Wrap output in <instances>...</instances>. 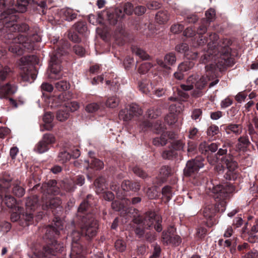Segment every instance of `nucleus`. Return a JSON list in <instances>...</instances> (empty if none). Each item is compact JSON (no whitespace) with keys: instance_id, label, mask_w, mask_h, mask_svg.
Instances as JSON below:
<instances>
[{"instance_id":"1","label":"nucleus","mask_w":258,"mask_h":258,"mask_svg":"<svg viewBox=\"0 0 258 258\" xmlns=\"http://www.w3.org/2000/svg\"><path fill=\"white\" fill-rule=\"evenodd\" d=\"M211 41L208 43V49L202 56L203 62L206 63L210 60L215 61L218 67L226 68L233 66L234 63L233 58L230 57L229 46L231 41L226 38L220 40L216 33L210 36Z\"/></svg>"},{"instance_id":"2","label":"nucleus","mask_w":258,"mask_h":258,"mask_svg":"<svg viewBox=\"0 0 258 258\" xmlns=\"http://www.w3.org/2000/svg\"><path fill=\"white\" fill-rule=\"evenodd\" d=\"M212 192L216 203L215 205L206 206L203 211L204 217L207 219L212 220L216 212H224L226 210V200L230 197V194L235 190L233 185L226 183L224 185H213L211 189Z\"/></svg>"},{"instance_id":"3","label":"nucleus","mask_w":258,"mask_h":258,"mask_svg":"<svg viewBox=\"0 0 258 258\" xmlns=\"http://www.w3.org/2000/svg\"><path fill=\"white\" fill-rule=\"evenodd\" d=\"M29 26L25 23L21 24H13L9 29V32L5 35V39L6 43L10 44L9 50L12 53L18 55L23 53V46L26 47V41L27 38L21 34L17 36L12 32L18 31L19 32H25L29 30Z\"/></svg>"},{"instance_id":"4","label":"nucleus","mask_w":258,"mask_h":258,"mask_svg":"<svg viewBox=\"0 0 258 258\" xmlns=\"http://www.w3.org/2000/svg\"><path fill=\"white\" fill-rule=\"evenodd\" d=\"M210 73V72L207 71V77L200 76L197 74L190 75L187 79L185 84H182L180 85V88L185 91L191 90L195 88L191 93L192 96L195 98L200 97L204 95V90L208 81L210 80V78H207Z\"/></svg>"},{"instance_id":"5","label":"nucleus","mask_w":258,"mask_h":258,"mask_svg":"<svg viewBox=\"0 0 258 258\" xmlns=\"http://www.w3.org/2000/svg\"><path fill=\"white\" fill-rule=\"evenodd\" d=\"M133 221L137 224H142L145 228L147 229L154 227L155 230L158 232L162 230V217L155 212L148 211L143 216H138L135 217L133 219Z\"/></svg>"},{"instance_id":"6","label":"nucleus","mask_w":258,"mask_h":258,"mask_svg":"<svg viewBox=\"0 0 258 258\" xmlns=\"http://www.w3.org/2000/svg\"><path fill=\"white\" fill-rule=\"evenodd\" d=\"M50 243H48L43 247L42 252L39 254L34 253L31 258H41L43 256L45 258H57L58 254L60 253L63 249V244L55 239H50Z\"/></svg>"},{"instance_id":"7","label":"nucleus","mask_w":258,"mask_h":258,"mask_svg":"<svg viewBox=\"0 0 258 258\" xmlns=\"http://www.w3.org/2000/svg\"><path fill=\"white\" fill-rule=\"evenodd\" d=\"M82 223L81 226L82 235L90 239L96 235L98 227L97 220L89 216H83Z\"/></svg>"},{"instance_id":"8","label":"nucleus","mask_w":258,"mask_h":258,"mask_svg":"<svg viewBox=\"0 0 258 258\" xmlns=\"http://www.w3.org/2000/svg\"><path fill=\"white\" fill-rule=\"evenodd\" d=\"M34 55L24 56L20 59L21 71V77L24 81H30V78L34 80L36 76L32 74L30 71V64L35 60Z\"/></svg>"},{"instance_id":"9","label":"nucleus","mask_w":258,"mask_h":258,"mask_svg":"<svg viewBox=\"0 0 258 258\" xmlns=\"http://www.w3.org/2000/svg\"><path fill=\"white\" fill-rule=\"evenodd\" d=\"M221 161L226 165L227 171L225 177L228 180H235L238 176V163L234 160L233 156L229 154L222 157Z\"/></svg>"},{"instance_id":"10","label":"nucleus","mask_w":258,"mask_h":258,"mask_svg":"<svg viewBox=\"0 0 258 258\" xmlns=\"http://www.w3.org/2000/svg\"><path fill=\"white\" fill-rule=\"evenodd\" d=\"M175 228L173 226L168 228L162 233V241L164 244H172L178 245L181 242V239L179 236L174 234Z\"/></svg>"},{"instance_id":"11","label":"nucleus","mask_w":258,"mask_h":258,"mask_svg":"<svg viewBox=\"0 0 258 258\" xmlns=\"http://www.w3.org/2000/svg\"><path fill=\"white\" fill-rule=\"evenodd\" d=\"M49 69L50 73L48 75V77L49 79L54 80L61 78L62 75L60 74V72L61 70L60 59L56 55H54L50 57Z\"/></svg>"},{"instance_id":"12","label":"nucleus","mask_w":258,"mask_h":258,"mask_svg":"<svg viewBox=\"0 0 258 258\" xmlns=\"http://www.w3.org/2000/svg\"><path fill=\"white\" fill-rule=\"evenodd\" d=\"M204 159L201 157H197L196 158L189 160L184 169V174L186 176H190L196 172H197L200 168L204 166Z\"/></svg>"},{"instance_id":"13","label":"nucleus","mask_w":258,"mask_h":258,"mask_svg":"<svg viewBox=\"0 0 258 258\" xmlns=\"http://www.w3.org/2000/svg\"><path fill=\"white\" fill-rule=\"evenodd\" d=\"M81 234L78 231H73L71 234L72 246L70 253V258H81V253L82 251V246L78 243Z\"/></svg>"},{"instance_id":"14","label":"nucleus","mask_w":258,"mask_h":258,"mask_svg":"<svg viewBox=\"0 0 258 258\" xmlns=\"http://www.w3.org/2000/svg\"><path fill=\"white\" fill-rule=\"evenodd\" d=\"M52 225L46 227L45 237L48 239L55 238L59 235L60 231L63 229L62 221L59 218H55Z\"/></svg>"},{"instance_id":"15","label":"nucleus","mask_w":258,"mask_h":258,"mask_svg":"<svg viewBox=\"0 0 258 258\" xmlns=\"http://www.w3.org/2000/svg\"><path fill=\"white\" fill-rule=\"evenodd\" d=\"M176 61V57L175 54L174 52H169L167 53L164 57V60L157 59V63L161 67L166 69H170V66L175 64Z\"/></svg>"},{"instance_id":"16","label":"nucleus","mask_w":258,"mask_h":258,"mask_svg":"<svg viewBox=\"0 0 258 258\" xmlns=\"http://www.w3.org/2000/svg\"><path fill=\"white\" fill-rule=\"evenodd\" d=\"M57 182L55 180H49L47 183L42 184L41 189L43 195L45 194H52L57 195L59 192V188L56 185Z\"/></svg>"},{"instance_id":"17","label":"nucleus","mask_w":258,"mask_h":258,"mask_svg":"<svg viewBox=\"0 0 258 258\" xmlns=\"http://www.w3.org/2000/svg\"><path fill=\"white\" fill-rule=\"evenodd\" d=\"M155 85H157V83L155 84L154 81L150 82L147 79H142L138 82L140 91L145 94H148Z\"/></svg>"},{"instance_id":"18","label":"nucleus","mask_w":258,"mask_h":258,"mask_svg":"<svg viewBox=\"0 0 258 258\" xmlns=\"http://www.w3.org/2000/svg\"><path fill=\"white\" fill-rule=\"evenodd\" d=\"M224 130L227 135L232 133L235 136H238L242 132L243 126L241 124L229 123L224 126Z\"/></svg>"},{"instance_id":"19","label":"nucleus","mask_w":258,"mask_h":258,"mask_svg":"<svg viewBox=\"0 0 258 258\" xmlns=\"http://www.w3.org/2000/svg\"><path fill=\"white\" fill-rule=\"evenodd\" d=\"M43 202L42 207L44 210H47L48 209H54L58 208L60 206L61 204L60 199L58 198H53L49 200L48 202H44V197H42Z\"/></svg>"},{"instance_id":"20","label":"nucleus","mask_w":258,"mask_h":258,"mask_svg":"<svg viewBox=\"0 0 258 258\" xmlns=\"http://www.w3.org/2000/svg\"><path fill=\"white\" fill-rule=\"evenodd\" d=\"M121 187L123 190L134 191H138L141 187V185L138 182H132L130 180H124L121 184Z\"/></svg>"},{"instance_id":"21","label":"nucleus","mask_w":258,"mask_h":258,"mask_svg":"<svg viewBox=\"0 0 258 258\" xmlns=\"http://www.w3.org/2000/svg\"><path fill=\"white\" fill-rule=\"evenodd\" d=\"M53 119V116L50 112H46L44 114L43 120L45 123L44 129L41 128L40 131L43 132L44 130L50 131L53 128V125L51 124Z\"/></svg>"},{"instance_id":"22","label":"nucleus","mask_w":258,"mask_h":258,"mask_svg":"<svg viewBox=\"0 0 258 258\" xmlns=\"http://www.w3.org/2000/svg\"><path fill=\"white\" fill-rule=\"evenodd\" d=\"M38 198L33 196L26 199V207L27 211H34L38 207Z\"/></svg>"},{"instance_id":"23","label":"nucleus","mask_w":258,"mask_h":258,"mask_svg":"<svg viewBox=\"0 0 258 258\" xmlns=\"http://www.w3.org/2000/svg\"><path fill=\"white\" fill-rule=\"evenodd\" d=\"M167 133L163 132L160 137H156L153 139V145L157 147L165 146L167 143Z\"/></svg>"},{"instance_id":"24","label":"nucleus","mask_w":258,"mask_h":258,"mask_svg":"<svg viewBox=\"0 0 258 258\" xmlns=\"http://www.w3.org/2000/svg\"><path fill=\"white\" fill-rule=\"evenodd\" d=\"M156 20L160 24L166 23L169 19V14L167 11H160L156 15Z\"/></svg>"},{"instance_id":"25","label":"nucleus","mask_w":258,"mask_h":258,"mask_svg":"<svg viewBox=\"0 0 258 258\" xmlns=\"http://www.w3.org/2000/svg\"><path fill=\"white\" fill-rule=\"evenodd\" d=\"M61 14L65 17L67 21H71L77 18V14L70 8L62 9L60 11Z\"/></svg>"},{"instance_id":"26","label":"nucleus","mask_w":258,"mask_h":258,"mask_svg":"<svg viewBox=\"0 0 258 258\" xmlns=\"http://www.w3.org/2000/svg\"><path fill=\"white\" fill-rule=\"evenodd\" d=\"M105 180L102 177H100L96 179L94 182V185L96 188V192L100 193L104 191L106 187L105 184Z\"/></svg>"},{"instance_id":"27","label":"nucleus","mask_w":258,"mask_h":258,"mask_svg":"<svg viewBox=\"0 0 258 258\" xmlns=\"http://www.w3.org/2000/svg\"><path fill=\"white\" fill-rule=\"evenodd\" d=\"M70 116V112L63 106L59 109L56 113V118L60 121H64L68 119Z\"/></svg>"},{"instance_id":"28","label":"nucleus","mask_w":258,"mask_h":258,"mask_svg":"<svg viewBox=\"0 0 258 258\" xmlns=\"http://www.w3.org/2000/svg\"><path fill=\"white\" fill-rule=\"evenodd\" d=\"M171 168L168 166H164L160 170V177L162 182H164L166 178L171 174Z\"/></svg>"},{"instance_id":"29","label":"nucleus","mask_w":258,"mask_h":258,"mask_svg":"<svg viewBox=\"0 0 258 258\" xmlns=\"http://www.w3.org/2000/svg\"><path fill=\"white\" fill-rule=\"evenodd\" d=\"M127 108L130 112L132 114V117H133L134 116H139L143 113L142 109L138 105L135 103L131 104Z\"/></svg>"},{"instance_id":"30","label":"nucleus","mask_w":258,"mask_h":258,"mask_svg":"<svg viewBox=\"0 0 258 258\" xmlns=\"http://www.w3.org/2000/svg\"><path fill=\"white\" fill-rule=\"evenodd\" d=\"M118 116L120 120H122L124 121H129L133 118L132 114L129 112L128 108L127 107L119 111Z\"/></svg>"},{"instance_id":"31","label":"nucleus","mask_w":258,"mask_h":258,"mask_svg":"<svg viewBox=\"0 0 258 258\" xmlns=\"http://www.w3.org/2000/svg\"><path fill=\"white\" fill-rule=\"evenodd\" d=\"M41 140L49 147L51 145L55 143L56 141L54 135L49 133L44 134Z\"/></svg>"},{"instance_id":"32","label":"nucleus","mask_w":258,"mask_h":258,"mask_svg":"<svg viewBox=\"0 0 258 258\" xmlns=\"http://www.w3.org/2000/svg\"><path fill=\"white\" fill-rule=\"evenodd\" d=\"M49 147H48L42 141L40 140L35 146L34 150L39 153L42 154L48 151Z\"/></svg>"},{"instance_id":"33","label":"nucleus","mask_w":258,"mask_h":258,"mask_svg":"<svg viewBox=\"0 0 258 258\" xmlns=\"http://www.w3.org/2000/svg\"><path fill=\"white\" fill-rule=\"evenodd\" d=\"M133 52L143 60L149 59V55L144 50L138 48L134 47L132 49Z\"/></svg>"},{"instance_id":"34","label":"nucleus","mask_w":258,"mask_h":258,"mask_svg":"<svg viewBox=\"0 0 258 258\" xmlns=\"http://www.w3.org/2000/svg\"><path fill=\"white\" fill-rule=\"evenodd\" d=\"M12 181V178L10 176L5 175V176L0 179V187L3 189H8L11 186V182Z\"/></svg>"},{"instance_id":"35","label":"nucleus","mask_w":258,"mask_h":258,"mask_svg":"<svg viewBox=\"0 0 258 258\" xmlns=\"http://www.w3.org/2000/svg\"><path fill=\"white\" fill-rule=\"evenodd\" d=\"M194 66V63L192 61H186L179 64L178 69L179 71L186 72Z\"/></svg>"},{"instance_id":"36","label":"nucleus","mask_w":258,"mask_h":258,"mask_svg":"<svg viewBox=\"0 0 258 258\" xmlns=\"http://www.w3.org/2000/svg\"><path fill=\"white\" fill-rule=\"evenodd\" d=\"M74 26L75 27V29L79 33L81 34H87V27L84 22H77L75 24Z\"/></svg>"},{"instance_id":"37","label":"nucleus","mask_w":258,"mask_h":258,"mask_svg":"<svg viewBox=\"0 0 258 258\" xmlns=\"http://www.w3.org/2000/svg\"><path fill=\"white\" fill-rule=\"evenodd\" d=\"M205 16L206 18L203 20H205L207 23L210 24L215 19L216 12L215 10L212 8L209 9L206 12Z\"/></svg>"},{"instance_id":"38","label":"nucleus","mask_w":258,"mask_h":258,"mask_svg":"<svg viewBox=\"0 0 258 258\" xmlns=\"http://www.w3.org/2000/svg\"><path fill=\"white\" fill-rule=\"evenodd\" d=\"M119 99L116 96H112L109 97L106 102V105L110 108H115L117 107L119 104Z\"/></svg>"},{"instance_id":"39","label":"nucleus","mask_w":258,"mask_h":258,"mask_svg":"<svg viewBox=\"0 0 258 258\" xmlns=\"http://www.w3.org/2000/svg\"><path fill=\"white\" fill-rule=\"evenodd\" d=\"M57 158L58 161L64 163L70 160L71 158V155L66 151H62L59 153Z\"/></svg>"},{"instance_id":"40","label":"nucleus","mask_w":258,"mask_h":258,"mask_svg":"<svg viewBox=\"0 0 258 258\" xmlns=\"http://www.w3.org/2000/svg\"><path fill=\"white\" fill-rule=\"evenodd\" d=\"M69 112H74L80 108V105L77 101L67 102L64 106Z\"/></svg>"},{"instance_id":"41","label":"nucleus","mask_w":258,"mask_h":258,"mask_svg":"<svg viewBox=\"0 0 258 258\" xmlns=\"http://www.w3.org/2000/svg\"><path fill=\"white\" fill-rule=\"evenodd\" d=\"M153 67V65L151 62H144L139 67L138 72L141 74H145L147 73Z\"/></svg>"},{"instance_id":"42","label":"nucleus","mask_w":258,"mask_h":258,"mask_svg":"<svg viewBox=\"0 0 258 258\" xmlns=\"http://www.w3.org/2000/svg\"><path fill=\"white\" fill-rule=\"evenodd\" d=\"M3 202L6 206L10 208H13L16 203L15 199L11 195H6L3 200Z\"/></svg>"},{"instance_id":"43","label":"nucleus","mask_w":258,"mask_h":258,"mask_svg":"<svg viewBox=\"0 0 258 258\" xmlns=\"http://www.w3.org/2000/svg\"><path fill=\"white\" fill-rule=\"evenodd\" d=\"M238 147L240 150L246 148L250 144L249 140L246 137H241L238 140Z\"/></svg>"},{"instance_id":"44","label":"nucleus","mask_w":258,"mask_h":258,"mask_svg":"<svg viewBox=\"0 0 258 258\" xmlns=\"http://www.w3.org/2000/svg\"><path fill=\"white\" fill-rule=\"evenodd\" d=\"M103 166L104 163L102 161L96 158L91 159L90 168H95L99 170L103 168Z\"/></svg>"},{"instance_id":"45","label":"nucleus","mask_w":258,"mask_h":258,"mask_svg":"<svg viewBox=\"0 0 258 258\" xmlns=\"http://www.w3.org/2000/svg\"><path fill=\"white\" fill-rule=\"evenodd\" d=\"M115 249L119 252H123L126 249V243L121 239H117L114 244Z\"/></svg>"},{"instance_id":"46","label":"nucleus","mask_w":258,"mask_h":258,"mask_svg":"<svg viewBox=\"0 0 258 258\" xmlns=\"http://www.w3.org/2000/svg\"><path fill=\"white\" fill-rule=\"evenodd\" d=\"M11 228V224L4 222L0 224V236L7 233Z\"/></svg>"},{"instance_id":"47","label":"nucleus","mask_w":258,"mask_h":258,"mask_svg":"<svg viewBox=\"0 0 258 258\" xmlns=\"http://www.w3.org/2000/svg\"><path fill=\"white\" fill-rule=\"evenodd\" d=\"M177 120L176 115L174 113L170 112L168 113L165 117V122L168 124H172L175 123Z\"/></svg>"},{"instance_id":"48","label":"nucleus","mask_w":258,"mask_h":258,"mask_svg":"<svg viewBox=\"0 0 258 258\" xmlns=\"http://www.w3.org/2000/svg\"><path fill=\"white\" fill-rule=\"evenodd\" d=\"M56 88L59 91H63L69 88L70 85L66 81H61L55 84Z\"/></svg>"},{"instance_id":"49","label":"nucleus","mask_w":258,"mask_h":258,"mask_svg":"<svg viewBox=\"0 0 258 258\" xmlns=\"http://www.w3.org/2000/svg\"><path fill=\"white\" fill-rule=\"evenodd\" d=\"M176 155V153L173 149H169L164 151L162 156L165 159H171Z\"/></svg>"},{"instance_id":"50","label":"nucleus","mask_w":258,"mask_h":258,"mask_svg":"<svg viewBox=\"0 0 258 258\" xmlns=\"http://www.w3.org/2000/svg\"><path fill=\"white\" fill-rule=\"evenodd\" d=\"M209 24L205 22V20H202V23L197 29V34L199 35H203L206 33L207 31V26Z\"/></svg>"},{"instance_id":"51","label":"nucleus","mask_w":258,"mask_h":258,"mask_svg":"<svg viewBox=\"0 0 258 258\" xmlns=\"http://www.w3.org/2000/svg\"><path fill=\"white\" fill-rule=\"evenodd\" d=\"M88 207V202L86 200H84L83 202H82L81 204L80 205L79 207L78 208V216L80 217H82V219H83L84 215H81V213H83L85 211L87 210V209Z\"/></svg>"},{"instance_id":"52","label":"nucleus","mask_w":258,"mask_h":258,"mask_svg":"<svg viewBox=\"0 0 258 258\" xmlns=\"http://www.w3.org/2000/svg\"><path fill=\"white\" fill-rule=\"evenodd\" d=\"M175 50L180 53H183L186 55L188 51V46L184 43L179 44L176 46Z\"/></svg>"},{"instance_id":"53","label":"nucleus","mask_w":258,"mask_h":258,"mask_svg":"<svg viewBox=\"0 0 258 258\" xmlns=\"http://www.w3.org/2000/svg\"><path fill=\"white\" fill-rule=\"evenodd\" d=\"M13 192L16 196L22 197L25 194V190L21 186L16 184L13 187Z\"/></svg>"},{"instance_id":"54","label":"nucleus","mask_w":258,"mask_h":258,"mask_svg":"<svg viewBox=\"0 0 258 258\" xmlns=\"http://www.w3.org/2000/svg\"><path fill=\"white\" fill-rule=\"evenodd\" d=\"M171 189V187L169 186H165L162 188V195L166 198L167 201H169L171 199L172 196Z\"/></svg>"},{"instance_id":"55","label":"nucleus","mask_w":258,"mask_h":258,"mask_svg":"<svg viewBox=\"0 0 258 258\" xmlns=\"http://www.w3.org/2000/svg\"><path fill=\"white\" fill-rule=\"evenodd\" d=\"M219 133V127L216 125H212L209 126L207 131V135L209 136L213 137Z\"/></svg>"},{"instance_id":"56","label":"nucleus","mask_w":258,"mask_h":258,"mask_svg":"<svg viewBox=\"0 0 258 258\" xmlns=\"http://www.w3.org/2000/svg\"><path fill=\"white\" fill-rule=\"evenodd\" d=\"M73 50L77 55L81 57L84 56L85 55V49L79 45H75L73 47Z\"/></svg>"},{"instance_id":"57","label":"nucleus","mask_w":258,"mask_h":258,"mask_svg":"<svg viewBox=\"0 0 258 258\" xmlns=\"http://www.w3.org/2000/svg\"><path fill=\"white\" fill-rule=\"evenodd\" d=\"M135 174L142 178H145L147 176V173L139 167L136 166L133 169Z\"/></svg>"},{"instance_id":"58","label":"nucleus","mask_w":258,"mask_h":258,"mask_svg":"<svg viewBox=\"0 0 258 258\" xmlns=\"http://www.w3.org/2000/svg\"><path fill=\"white\" fill-rule=\"evenodd\" d=\"M123 11L126 15H132L134 11L133 5L130 3H125L123 6Z\"/></svg>"},{"instance_id":"59","label":"nucleus","mask_w":258,"mask_h":258,"mask_svg":"<svg viewBox=\"0 0 258 258\" xmlns=\"http://www.w3.org/2000/svg\"><path fill=\"white\" fill-rule=\"evenodd\" d=\"M99 108V106L96 103H92L87 105L86 107V110L88 112H94L96 111Z\"/></svg>"},{"instance_id":"60","label":"nucleus","mask_w":258,"mask_h":258,"mask_svg":"<svg viewBox=\"0 0 258 258\" xmlns=\"http://www.w3.org/2000/svg\"><path fill=\"white\" fill-rule=\"evenodd\" d=\"M202 115V110L200 108L194 109L191 112V117L192 119L197 120Z\"/></svg>"},{"instance_id":"61","label":"nucleus","mask_w":258,"mask_h":258,"mask_svg":"<svg viewBox=\"0 0 258 258\" xmlns=\"http://www.w3.org/2000/svg\"><path fill=\"white\" fill-rule=\"evenodd\" d=\"M11 131L6 127H0V138L5 139L10 135Z\"/></svg>"},{"instance_id":"62","label":"nucleus","mask_w":258,"mask_h":258,"mask_svg":"<svg viewBox=\"0 0 258 258\" xmlns=\"http://www.w3.org/2000/svg\"><path fill=\"white\" fill-rule=\"evenodd\" d=\"M161 252V248L157 243L154 244V250L150 258H158Z\"/></svg>"},{"instance_id":"63","label":"nucleus","mask_w":258,"mask_h":258,"mask_svg":"<svg viewBox=\"0 0 258 258\" xmlns=\"http://www.w3.org/2000/svg\"><path fill=\"white\" fill-rule=\"evenodd\" d=\"M231 145V144L230 143H225L223 146H222V148H220L217 153V155H218L219 156H222V155H224L225 154H226L227 152V147H230Z\"/></svg>"},{"instance_id":"64","label":"nucleus","mask_w":258,"mask_h":258,"mask_svg":"<svg viewBox=\"0 0 258 258\" xmlns=\"http://www.w3.org/2000/svg\"><path fill=\"white\" fill-rule=\"evenodd\" d=\"M184 29V26L182 24H176L171 27V31L173 33H178L182 31Z\"/></svg>"}]
</instances>
